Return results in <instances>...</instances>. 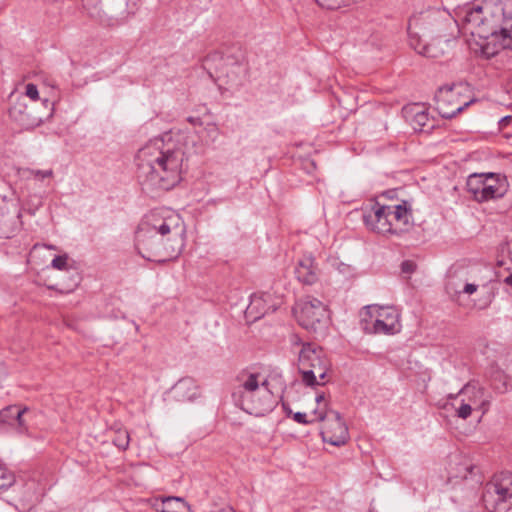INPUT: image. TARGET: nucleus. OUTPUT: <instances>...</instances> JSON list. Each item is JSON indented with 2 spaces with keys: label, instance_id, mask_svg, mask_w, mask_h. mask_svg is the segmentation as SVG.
I'll use <instances>...</instances> for the list:
<instances>
[{
  "label": "nucleus",
  "instance_id": "nucleus-35",
  "mask_svg": "<svg viewBox=\"0 0 512 512\" xmlns=\"http://www.w3.org/2000/svg\"><path fill=\"white\" fill-rule=\"evenodd\" d=\"M187 121L191 123L194 126H200L202 125V121L199 117H188Z\"/></svg>",
  "mask_w": 512,
  "mask_h": 512
},
{
  "label": "nucleus",
  "instance_id": "nucleus-26",
  "mask_svg": "<svg viewBox=\"0 0 512 512\" xmlns=\"http://www.w3.org/2000/svg\"><path fill=\"white\" fill-rule=\"evenodd\" d=\"M25 95L33 101L38 100L39 92L37 86L33 83H28L25 88Z\"/></svg>",
  "mask_w": 512,
  "mask_h": 512
},
{
  "label": "nucleus",
  "instance_id": "nucleus-31",
  "mask_svg": "<svg viewBox=\"0 0 512 512\" xmlns=\"http://www.w3.org/2000/svg\"><path fill=\"white\" fill-rule=\"evenodd\" d=\"M8 410H9L11 413H14V414H15V418H16V420H17L18 424H19L20 426H23L22 416H23V414L25 413L26 409L21 410V409H19V408H17V407H10Z\"/></svg>",
  "mask_w": 512,
  "mask_h": 512
},
{
  "label": "nucleus",
  "instance_id": "nucleus-16",
  "mask_svg": "<svg viewBox=\"0 0 512 512\" xmlns=\"http://www.w3.org/2000/svg\"><path fill=\"white\" fill-rule=\"evenodd\" d=\"M295 276L304 285H313L319 279V268L312 254H304L297 262Z\"/></svg>",
  "mask_w": 512,
  "mask_h": 512
},
{
  "label": "nucleus",
  "instance_id": "nucleus-17",
  "mask_svg": "<svg viewBox=\"0 0 512 512\" xmlns=\"http://www.w3.org/2000/svg\"><path fill=\"white\" fill-rule=\"evenodd\" d=\"M270 300L271 294L269 293L253 294L247 306L246 313L254 319H259L269 312H274L277 307L274 304H268Z\"/></svg>",
  "mask_w": 512,
  "mask_h": 512
},
{
  "label": "nucleus",
  "instance_id": "nucleus-14",
  "mask_svg": "<svg viewBox=\"0 0 512 512\" xmlns=\"http://www.w3.org/2000/svg\"><path fill=\"white\" fill-rule=\"evenodd\" d=\"M20 212L16 202L0 197V238H10L17 227Z\"/></svg>",
  "mask_w": 512,
  "mask_h": 512
},
{
  "label": "nucleus",
  "instance_id": "nucleus-7",
  "mask_svg": "<svg viewBox=\"0 0 512 512\" xmlns=\"http://www.w3.org/2000/svg\"><path fill=\"white\" fill-rule=\"evenodd\" d=\"M361 328L368 334L391 335L401 329L400 314L393 306L368 305L361 312Z\"/></svg>",
  "mask_w": 512,
  "mask_h": 512
},
{
  "label": "nucleus",
  "instance_id": "nucleus-22",
  "mask_svg": "<svg viewBox=\"0 0 512 512\" xmlns=\"http://www.w3.org/2000/svg\"><path fill=\"white\" fill-rule=\"evenodd\" d=\"M113 444L121 450H126L130 443V434L126 429L118 428L115 430Z\"/></svg>",
  "mask_w": 512,
  "mask_h": 512
},
{
  "label": "nucleus",
  "instance_id": "nucleus-27",
  "mask_svg": "<svg viewBox=\"0 0 512 512\" xmlns=\"http://www.w3.org/2000/svg\"><path fill=\"white\" fill-rule=\"evenodd\" d=\"M416 268H417V265L412 260H405L401 264V271L404 274H408V275L412 274L415 272Z\"/></svg>",
  "mask_w": 512,
  "mask_h": 512
},
{
  "label": "nucleus",
  "instance_id": "nucleus-5",
  "mask_svg": "<svg viewBox=\"0 0 512 512\" xmlns=\"http://www.w3.org/2000/svg\"><path fill=\"white\" fill-rule=\"evenodd\" d=\"M297 368L303 384L314 387L325 384L323 380L330 368V362L321 347L305 344L298 351Z\"/></svg>",
  "mask_w": 512,
  "mask_h": 512
},
{
  "label": "nucleus",
  "instance_id": "nucleus-18",
  "mask_svg": "<svg viewBox=\"0 0 512 512\" xmlns=\"http://www.w3.org/2000/svg\"><path fill=\"white\" fill-rule=\"evenodd\" d=\"M173 394L177 401L189 402L194 401L200 396V390L195 380L187 377L180 379L173 386Z\"/></svg>",
  "mask_w": 512,
  "mask_h": 512
},
{
  "label": "nucleus",
  "instance_id": "nucleus-15",
  "mask_svg": "<svg viewBox=\"0 0 512 512\" xmlns=\"http://www.w3.org/2000/svg\"><path fill=\"white\" fill-rule=\"evenodd\" d=\"M389 207L388 220L392 224V235H400L409 231L413 226L411 205L407 201Z\"/></svg>",
  "mask_w": 512,
  "mask_h": 512
},
{
  "label": "nucleus",
  "instance_id": "nucleus-1",
  "mask_svg": "<svg viewBox=\"0 0 512 512\" xmlns=\"http://www.w3.org/2000/svg\"><path fill=\"white\" fill-rule=\"evenodd\" d=\"M135 161L142 190L152 193L170 190L181 181L186 155L170 136L156 137L138 150Z\"/></svg>",
  "mask_w": 512,
  "mask_h": 512
},
{
  "label": "nucleus",
  "instance_id": "nucleus-12",
  "mask_svg": "<svg viewBox=\"0 0 512 512\" xmlns=\"http://www.w3.org/2000/svg\"><path fill=\"white\" fill-rule=\"evenodd\" d=\"M436 109L446 119L454 117L472 103V100L460 102L453 87H442L435 95Z\"/></svg>",
  "mask_w": 512,
  "mask_h": 512
},
{
  "label": "nucleus",
  "instance_id": "nucleus-13",
  "mask_svg": "<svg viewBox=\"0 0 512 512\" xmlns=\"http://www.w3.org/2000/svg\"><path fill=\"white\" fill-rule=\"evenodd\" d=\"M465 398L467 403H471L474 409L482 411V414L488 412L492 397L487 393L486 389L476 382L467 383L455 396H451L454 401L459 398Z\"/></svg>",
  "mask_w": 512,
  "mask_h": 512
},
{
  "label": "nucleus",
  "instance_id": "nucleus-36",
  "mask_svg": "<svg viewBox=\"0 0 512 512\" xmlns=\"http://www.w3.org/2000/svg\"><path fill=\"white\" fill-rule=\"evenodd\" d=\"M9 475L7 474V469L3 466H0V480H4Z\"/></svg>",
  "mask_w": 512,
  "mask_h": 512
},
{
  "label": "nucleus",
  "instance_id": "nucleus-29",
  "mask_svg": "<svg viewBox=\"0 0 512 512\" xmlns=\"http://www.w3.org/2000/svg\"><path fill=\"white\" fill-rule=\"evenodd\" d=\"M293 419L299 424H309L317 420L316 417L312 420H307L306 414L302 412H296L293 415Z\"/></svg>",
  "mask_w": 512,
  "mask_h": 512
},
{
  "label": "nucleus",
  "instance_id": "nucleus-11",
  "mask_svg": "<svg viewBox=\"0 0 512 512\" xmlns=\"http://www.w3.org/2000/svg\"><path fill=\"white\" fill-rule=\"evenodd\" d=\"M388 215L389 207L375 202L363 210V221L370 231L392 235V224L388 220Z\"/></svg>",
  "mask_w": 512,
  "mask_h": 512
},
{
  "label": "nucleus",
  "instance_id": "nucleus-37",
  "mask_svg": "<svg viewBox=\"0 0 512 512\" xmlns=\"http://www.w3.org/2000/svg\"><path fill=\"white\" fill-rule=\"evenodd\" d=\"M324 399H325V396H324V394H323V393L318 394V395L316 396V402H317V403H321L322 401H324Z\"/></svg>",
  "mask_w": 512,
  "mask_h": 512
},
{
  "label": "nucleus",
  "instance_id": "nucleus-34",
  "mask_svg": "<svg viewBox=\"0 0 512 512\" xmlns=\"http://www.w3.org/2000/svg\"><path fill=\"white\" fill-rule=\"evenodd\" d=\"M512 120V117L511 116H505L503 118L500 119L499 121V125L501 128H504L506 127Z\"/></svg>",
  "mask_w": 512,
  "mask_h": 512
},
{
  "label": "nucleus",
  "instance_id": "nucleus-21",
  "mask_svg": "<svg viewBox=\"0 0 512 512\" xmlns=\"http://www.w3.org/2000/svg\"><path fill=\"white\" fill-rule=\"evenodd\" d=\"M455 410V416L460 419L466 420L472 414L473 407L471 403H467L465 398H459L455 403H451Z\"/></svg>",
  "mask_w": 512,
  "mask_h": 512
},
{
  "label": "nucleus",
  "instance_id": "nucleus-41",
  "mask_svg": "<svg viewBox=\"0 0 512 512\" xmlns=\"http://www.w3.org/2000/svg\"><path fill=\"white\" fill-rule=\"evenodd\" d=\"M473 470H474V467H471V468H470V471H469V472H470V474H472V473H473Z\"/></svg>",
  "mask_w": 512,
  "mask_h": 512
},
{
  "label": "nucleus",
  "instance_id": "nucleus-40",
  "mask_svg": "<svg viewBox=\"0 0 512 512\" xmlns=\"http://www.w3.org/2000/svg\"><path fill=\"white\" fill-rule=\"evenodd\" d=\"M484 52H485L487 55H489V54H490V52H487V51H484ZM496 53H497L496 51H492V52H491V54H492V55H494V54H496Z\"/></svg>",
  "mask_w": 512,
  "mask_h": 512
},
{
  "label": "nucleus",
  "instance_id": "nucleus-8",
  "mask_svg": "<svg viewBox=\"0 0 512 512\" xmlns=\"http://www.w3.org/2000/svg\"><path fill=\"white\" fill-rule=\"evenodd\" d=\"M466 187L477 202H485L503 197L508 191V183L500 174H472L468 177Z\"/></svg>",
  "mask_w": 512,
  "mask_h": 512
},
{
  "label": "nucleus",
  "instance_id": "nucleus-42",
  "mask_svg": "<svg viewBox=\"0 0 512 512\" xmlns=\"http://www.w3.org/2000/svg\"><path fill=\"white\" fill-rule=\"evenodd\" d=\"M47 247H48L49 249H54V246H52V245H49V246H47Z\"/></svg>",
  "mask_w": 512,
  "mask_h": 512
},
{
  "label": "nucleus",
  "instance_id": "nucleus-4",
  "mask_svg": "<svg viewBox=\"0 0 512 512\" xmlns=\"http://www.w3.org/2000/svg\"><path fill=\"white\" fill-rule=\"evenodd\" d=\"M267 379L259 372L240 371L232 391L237 406L256 416H262L272 410L274 401L267 387Z\"/></svg>",
  "mask_w": 512,
  "mask_h": 512
},
{
  "label": "nucleus",
  "instance_id": "nucleus-19",
  "mask_svg": "<svg viewBox=\"0 0 512 512\" xmlns=\"http://www.w3.org/2000/svg\"><path fill=\"white\" fill-rule=\"evenodd\" d=\"M161 512H186V503L180 497H166L156 504Z\"/></svg>",
  "mask_w": 512,
  "mask_h": 512
},
{
  "label": "nucleus",
  "instance_id": "nucleus-10",
  "mask_svg": "<svg viewBox=\"0 0 512 512\" xmlns=\"http://www.w3.org/2000/svg\"><path fill=\"white\" fill-rule=\"evenodd\" d=\"M313 415L316 416L317 421H324L321 435L325 442L334 446H341L348 441V428L339 412L334 410L324 411L322 409H315L313 411Z\"/></svg>",
  "mask_w": 512,
  "mask_h": 512
},
{
  "label": "nucleus",
  "instance_id": "nucleus-28",
  "mask_svg": "<svg viewBox=\"0 0 512 512\" xmlns=\"http://www.w3.org/2000/svg\"><path fill=\"white\" fill-rule=\"evenodd\" d=\"M315 2L322 8L325 9H337L340 6V2L336 0H315Z\"/></svg>",
  "mask_w": 512,
  "mask_h": 512
},
{
  "label": "nucleus",
  "instance_id": "nucleus-23",
  "mask_svg": "<svg viewBox=\"0 0 512 512\" xmlns=\"http://www.w3.org/2000/svg\"><path fill=\"white\" fill-rule=\"evenodd\" d=\"M489 485V491L493 490L497 495V502H504L508 499H512V489L503 487L501 482H487Z\"/></svg>",
  "mask_w": 512,
  "mask_h": 512
},
{
  "label": "nucleus",
  "instance_id": "nucleus-39",
  "mask_svg": "<svg viewBox=\"0 0 512 512\" xmlns=\"http://www.w3.org/2000/svg\"><path fill=\"white\" fill-rule=\"evenodd\" d=\"M140 469H149V466L143 464V465L140 466Z\"/></svg>",
  "mask_w": 512,
  "mask_h": 512
},
{
  "label": "nucleus",
  "instance_id": "nucleus-24",
  "mask_svg": "<svg viewBox=\"0 0 512 512\" xmlns=\"http://www.w3.org/2000/svg\"><path fill=\"white\" fill-rule=\"evenodd\" d=\"M25 173L29 174V176L35 178V179H45V178H52L54 173L52 169L48 170H35V169H25Z\"/></svg>",
  "mask_w": 512,
  "mask_h": 512
},
{
  "label": "nucleus",
  "instance_id": "nucleus-9",
  "mask_svg": "<svg viewBox=\"0 0 512 512\" xmlns=\"http://www.w3.org/2000/svg\"><path fill=\"white\" fill-rule=\"evenodd\" d=\"M295 314L303 328L314 332L326 327L330 319L327 306L313 297L298 302Z\"/></svg>",
  "mask_w": 512,
  "mask_h": 512
},
{
  "label": "nucleus",
  "instance_id": "nucleus-2",
  "mask_svg": "<svg viewBox=\"0 0 512 512\" xmlns=\"http://www.w3.org/2000/svg\"><path fill=\"white\" fill-rule=\"evenodd\" d=\"M184 234V223L177 213L154 211L146 216L136 231V249L149 261L164 262L180 254L184 247Z\"/></svg>",
  "mask_w": 512,
  "mask_h": 512
},
{
  "label": "nucleus",
  "instance_id": "nucleus-20",
  "mask_svg": "<svg viewBox=\"0 0 512 512\" xmlns=\"http://www.w3.org/2000/svg\"><path fill=\"white\" fill-rule=\"evenodd\" d=\"M409 112L412 113L411 123L413 125V128L415 130H421L422 127H424L429 120L428 113L419 106H414L410 108Z\"/></svg>",
  "mask_w": 512,
  "mask_h": 512
},
{
  "label": "nucleus",
  "instance_id": "nucleus-3",
  "mask_svg": "<svg viewBox=\"0 0 512 512\" xmlns=\"http://www.w3.org/2000/svg\"><path fill=\"white\" fill-rule=\"evenodd\" d=\"M463 12L464 28L472 36L512 50V0H476Z\"/></svg>",
  "mask_w": 512,
  "mask_h": 512
},
{
  "label": "nucleus",
  "instance_id": "nucleus-30",
  "mask_svg": "<svg viewBox=\"0 0 512 512\" xmlns=\"http://www.w3.org/2000/svg\"><path fill=\"white\" fill-rule=\"evenodd\" d=\"M290 343L292 348H299V350L303 347L305 344H310L309 342H304L297 334H292L290 337Z\"/></svg>",
  "mask_w": 512,
  "mask_h": 512
},
{
  "label": "nucleus",
  "instance_id": "nucleus-33",
  "mask_svg": "<svg viewBox=\"0 0 512 512\" xmlns=\"http://www.w3.org/2000/svg\"><path fill=\"white\" fill-rule=\"evenodd\" d=\"M210 512H235V510L231 506L225 505L221 508L213 509Z\"/></svg>",
  "mask_w": 512,
  "mask_h": 512
},
{
  "label": "nucleus",
  "instance_id": "nucleus-32",
  "mask_svg": "<svg viewBox=\"0 0 512 512\" xmlns=\"http://www.w3.org/2000/svg\"><path fill=\"white\" fill-rule=\"evenodd\" d=\"M478 289V285L474 283H466L461 291H457V293H464L468 295H472Z\"/></svg>",
  "mask_w": 512,
  "mask_h": 512
},
{
  "label": "nucleus",
  "instance_id": "nucleus-6",
  "mask_svg": "<svg viewBox=\"0 0 512 512\" xmlns=\"http://www.w3.org/2000/svg\"><path fill=\"white\" fill-rule=\"evenodd\" d=\"M447 19H443L439 12L428 10L413 15L408 22V35L410 44L418 51V53L430 56L428 47L424 45L418 48L422 41L433 37H442Z\"/></svg>",
  "mask_w": 512,
  "mask_h": 512
},
{
  "label": "nucleus",
  "instance_id": "nucleus-25",
  "mask_svg": "<svg viewBox=\"0 0 512 512\" xmlns=\"http://www.w3.org/2000/svg\"><path fill=\"white\" fill-rule=\"evenodd\" d=\"M51 266L57 270H62V271L67 270L68 269V255L64 254V255L56 256L52 260Z\"/></svg>",
  "mask_w": 512,
  "mask_h": 512
},
{
  "label": "nucleus",
  "instance_id": "nucleus-38",
  "mask_svg": "<svg viewBox=\"0 0 512 512\" xmlns=\"http://www.w3.org/2000/svg\"><path fill=\"white\" fill-rule=\"evenodd\" d=\"M505 283H507L508 285H512V274L505 278Z\"/></svg>",
  "mask_w": 512,
  "mask_h": 512
}]
</instances>
